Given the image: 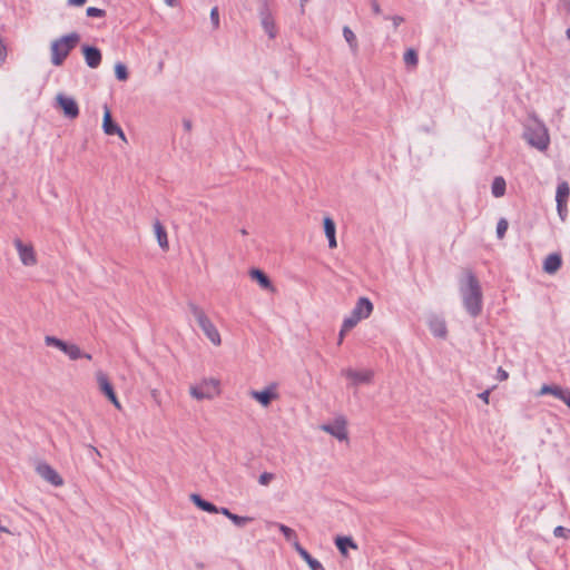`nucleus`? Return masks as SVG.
<instances>
[{
    "instance_id": "obj_1",
    "label": "nucleus",
    "mask_w": 570,
    "mask_h": 570,
    "mask_svg": "<svg viewBox=\"0 0 570 570\" xmlns=\"http://www.w3.org/2000/svg\"><path fill=\"white\" fill-rule=\"evenodd\" d=\"M459 293L465 312L476 318L483 309V293L478 277L472 271H465L459 281Z\"/></svg>"
},
{
    "instance_id": "obj_2",
    "label": "nucleus",
    "mask_w": 570,
    "mask_h": 570,
    "mask_svg": "<svg viewBox=\"0 0 570 570\" xmlns=\"http://www.w3.org/2000/svg\"><path fill=\"white\" fill-rule=\"evenodd\" d=\"M79 40L80 35L77 32H70L55 39L50 46L51 63L56 67L61 66Z\"/></svg>"
},
{
    "instance_id": "obj_3",
    "label": "nucleus",
    "mask_w": 570,
    "mask_h": 570,
    "mask_svg": "<svg viewBox=\"0 0 570 570\" xmlns=\"http://www.w3.org/2000/svg\"><path fill=\"white\" fill-rule=\"evenodd\" d=\"M188 308L194 318L196 320L198 326L202 328L206 337L215 345L219 346L222 344L220 334L214 323L206 315L205 311L198 306L197 304L190 302L188 303Z\"/></svg>"
},
{
    "instance_id": "obj_4",
    "label": "nucleus",
    "mask_w": 570,
    "mask_h": 570,
    "mask_svg": "<svg viewBox=\"0 0 570 570\" xmlns=\"http://www.w3.org/2000/svg\"><path fill=\"white\" fill-rule=\"evenodd\" d=\"M523 138L529 145L539 150H544L549 144V136L546 126L537 119L529 120L524 126Z\"/></svg>"
},
{
    "instance_id": "obj_5",
    "label": "nucleus",
    "mask_w": 570,
    "mask_h": 570,
    "mask_svg": "<svg viewBox=\"0 0 570 570\" xmlns=\"http://www.w3.org/2000/svg\"><path fill=\"white\" fill-rule=\"evenodd\" d=\"M373 312V304L367 297H360L350 315L343 320L344 331H351L362 320H366Z\"/></svg>"
},
{
    "instance_id": "obj_6",
    "label": "nucleus",
    "mask_w": 570,
    "mask_h": 570,
    "mask_svg": "<svg viewBox=\"0 0 570 570\" xmlns=\"http://www.w3.org/2000/svg\"><path fill=\"white\" fill-rule=\"evenodd\" d=\"M45 343L47 346H53L65 353L71 361H76L79 358L91 360L92 356L89 353H85L80 350V347L72 343H67L56 336L47 335L45 337Z\"/></svg>"
},
{
    "instance_id": "obj_7",
    "label": "nucleus",
    "mask_w": 570,
    "mask_h": 570,
    "mask_svg": "<svg viewBox=\"0 0 570 570\" xmlns=\"http://www.w3.org/2000/svg\"><path fill=\"white\" fill-rule=\"evenodd\" d=\"M218 382L210 379L203 381L199 385L190 386V395L200 401V400H210L217 393Z\"/></svg>"
},
{
    "instance_id": "obj_8",
    "label": "nucleus",
    "mask_w": 570,
    "mask_h": 570,
    "mask_svg": "<svg viewBox=\"0 0 570 570\" xmlns=\"http://www.w3.org/2000/svg\"><path fill=\"white\" fill-rule=\"evenodd\" d=\"M258 16L264 31L268 35L271 39H274L277 35V28L275 24L273 13L266 0L262 1L261 7L258 9Z\"/></svg>"
},
{
    "instance_id": "obj_9",
    "label": "nucleus",
    "mask_w": 570,
    "mask_h": 570,
    "mask_svg": "<svg viewBox=\"0 0 570 570\" xmlns=\"http://www.w3.org/2000/svg\"><path fill=\"white\" fill-rule=\"evenodd\" d=\"M321 430L331 434L340 441L347 439L346 420L344 416H338L333 423H326L321 426Z\"/></svg>"
},
{
    "instance_id": "obj_10",
    "label": "nucleus",
    "mask_w": 570,
    "mask_h": 570,
    "mask_svg": "<svg viewBox=\"0 0 570 570\" xmlns=\"http://www.w3.org/2000/svg\"><path fill=\"white\" fill-rule=\"evenodd\" d=\"M569 193H570V187L567 181H562L561 184H559V186L557 188V194H556V202H557L558 214H559L561 220H563V222L566 220L567 215H568L567 202H568Z\"/></svg>"
},
{
    "instance_id": "obj_11",
    "label": "nucleus",
    "mask_w": 570,
    "mask_h": 570,
    "mask_svg": "<svg viewBox=\"0 0 570 570\" xmlns=\"http://www.w3.org/2000/svg\"><path fill=\"white\" fill-rule=\"evenodd\" d=\"M16 248H17V252H18V255H19V258L21 261V263L24 265V266H33L36 265L37 263V257H36V253L33 250V247L32 245L30 244H24L21 239L19 238H16L14 242H13Z\"/></svg>"
},
{
    "instance_id": "obj_12",
    "label": "nucleus",
    "mask_w": 570,
    "mask_h": 570,
    "mask_svg": "<svg viewBox=\"0 0 570 570\" xmlns=\"http://www.w3.org/2000/svg\"><path fill=\"white\" fill-rule=\"evenodd\" d=\"M36 472L47 482L55 487H60L63 484V479L58 474V472L48 463L39 462L36 466Z\"/></svg>"
},
{
    "instance_id": "obj_13",
    "label": "nucleus",
    "mask_w": 570,
    "mask_h": 570,
    "mask_svg": "<svg viewBox=\"0 0 570 570\" xmlns=\"http://www.w3.org/2000/svg\"><path fill=\"white\" fill-rule=\"evenodd\" d=\"M96 379H97V382H98V385H99V389L100 391L107 396V399L117 407V409H121V405L118 401V397L115 393V390L112 387V384L110 383L108 376L99 371L97 374H96Z\"/></svg>"
},
{
    "instance_id": "obj_14",
    "label": "nucleus",
    "mask_w": 570,
    "mask_h": 570,
    "mask_svg": "<svg viewBox=\"0 0 570 570\" xmlns=\"http://www.w3.org/2000/svg\"><path fill=\"white\" fill-rule=\"evenodd\" d=\"M249 395L256 400L262 406H268L273 400L278 397L276 384L272 383L262 391H250Z\"/></svg>"
},
{
    "instance_id": "obj_15",
    "label": "nucleus",
    "mask_w": 570,
    "mask_h": 570,
    "mask_svg": "<svg viewBox=\"0 0 570 570\" xmlns=\"http://www.w3.org/2000/svg\"><path fill=\"white\" fill-rule=\"evenodd\" d=\"M104 119H102V129L106 135H118L124 141H126V136L122 129L116 124L111 118V112L108 106H105Z\"/></svg>"
},
{
    "instance_id": "obj_16",
    "label": "nucleus",
    "mask_w": 570,
    "mask_h": 570,
    "mask_svg": "<svg viewBox=\"0 0 570 570\" xmlns=\"http://www.w3.org/2000/svg\"><path fill=\"white\" fill-rule=\"evenodd\" d=\"M342 374L351 380L355 385L370 383L374 375L373 371L371 370L356 371L351 367L343 370Z\"/></svg>"
},
{
    "instance_id": "obj_17",
    "label": "nucleus",
    "mask_w": 570,
    "mask_h": 570,
    "mask_svg": "<svg viewBox=\"0 0 570 570\" xmlns=\"http://www.w3.org/2000/svg\"><path fill=\"white\" fill-rule=\"evenodd\" d=\"M82 53L85 57V61L89 68L96 69L100 66L102 56L101 51L97 47L83 45Z\"/></svg>"
},
{
    "instance_id": "obj_18",
    "label": "nucleus",
    "mask_w": 570,
    "mask_h": 570,
    "mask_svg": "<svg viewBox=\"0 0 570 570\" xmlns=\"http://www.w3.org/2000/svg\"><path fill=\"white\" fill-rule=\"evenodd\" d=\"M57 101L66 117L73 119L79 115V108L73 98L60 94L57 96Z\"/></svg>"
},
{
    "instance_id": "obj_19",
    "label": "nucleus",
    "mask_w": 570,
    "mask_h": 570,
    "mask_svg": "<svg viewBox=\"0 0 570 570\" xmlns=\"http://www.w3.org/2000/svg\"><path fill=\"white\" fill-rule=\"evenodd\" d=\"M294 549L312 570H325L323 564L317 559L313 558L298 541L294 542Z\"/></svg>"
},
{
    "instance_id": "obj_20",
    "label": "nucleus",
    "mask_w": 570,
    "mask_h": 570,
    "mask_svg": "<svg viewBox=\"0 0 570 570\" xmlns=\"http://www.w3.org/2000/svg\"><path fill=\"white\" fill-rule=\"evenodd\" d=\"M540 394H552L553 396L563 401L570 407V392L557 385H543Z\"/></svg>"
},
{
    "instance_id": "obj_21",
    "label": "nucleus",
    "mask_w": 570,
    "mask_h": 570,
    "mask_svg": "<svg viewBox=\"0 0 570 570\" xmlns=\"http://www.w3.org/2000/svg\"><path fill=\"white\" fill-rule=\"evenodd\" d=\"M561 264H562V258H561L560 254H558V253L549 254L543 262V271L547 274L552 275L561 267Z\"/></svg>"
},
{
    "instance_id": "obj_22",
    "label": "nucleus",
    "mask_w": 570,
    "mask_h": 570,
    "mask_svg": "<svg viewBox=\"0 0 570 570\" xmlns=\"http://www.w3.org/2000/svg\"><path fill=\"white\" fill-rule=\"evenodd\" d=\"M429 328L435 337L444 338L448 334V328L444 320L440 317H432L429 321Z\"/></svg>"
},
{
    "instance_id": "obj_23",
    "label": "nucleus",
    "mask_w": 570,
    "mask_h": 570,
    "mask_svg": "<svg viewBox=\"0 0 570 570\" xmlns=\"http://www.w3.org/2000/svg\"><path fill=\"white\" fill-rule=\"evenodd\" d=\"M190 500L194 502V504L199 508L203 511H206L208 513H216L217 507L213 504L212 502L203 499L199 494L193 493L190 495Z\"/></svg>"
},
{
    "instance_id": "obj_24",
    "label": "nucleus",
    "mask_w": 570,
    "mask_h": 570,
    "mask_svg": "<svg viewBox=\"0 0 570 570\" xmlns=\"http://www.w3.org/2000/svg\"><path fill=\"white\" fill-rule=\"evenodd\" d=\"M249 275L252 279L256 281L264 289L272 288V282L263 271L258 268H252Z\"/></svg>"
},
{
    "instance_id": "obj_25",
    "label": "nucleus",
    "mask_w": 570,
    "mask_h": 570,
    "mask_svg": "<svg viewBox=\"0 0 570 570\" xmlns=\"http://www.w3.org/2000/svg\"><path fill=\"white\" fill-rule=\"evenodd\" d=\"M343 37H344L345 41L347 42L352 53H354V55L357 53V51H358L357 38H356L355 33L353 32V30L348 26L343 27Z\"/></svg>"
},
{
    "instance_id": "obj_26",
    "label": "nucleus",
    "mask_w": 570,
    "mask_h": 570,
    "mask_svg": "<svg viewBox=\"0 0 570 570\" xmlns=\"http://www.w3.org/2000/svg\"><path fill=\"white\" fill-rule=\"evenodd\" d=\"M335 544L343 556L347 554V549H356L357 546L351 537H336Z\"/></svg>"
},
{
    "instance_id": "obj_27",
    "label": "nucleus",
    "mask_w": 570,
    "mask_h": 570,
    "mask_svg": "<svg viewBox=\"0 0 570 570\" xmlns=\"http://www.w3.org/2000/svg\"><path fill=\"white\" fill-rule=\"evenodd\" d=\"M154 229H155L158 245L163 249H167L168 248L167 232L159 220H156V223L154 224Z\"/></svg>"
},
{
    "instance_id": "obj_28",
    "label": "nucleus",
    "mask_w": 570,
    "mask_h": 570,
    "mask_svg": "<svg viewBox=\"0 0 570 570\" xmlns=\"http://www.w3.org/2000/svg\"><path fill=\"white\" fill-rule=\"evenodd\" d=\"M491 191L494 197H501L505 193V180L502 177H495L492 181Z\"/></svg>"
},
{
    "instance_id": "obj_29",
    "label": "nucleus",
    "mask_w": 570,
    "mask_h": 570,
    "mask_svg": "<svg viewBox=\"0 0 570 570\" xmlns=\"http://www.w3.org/2000/svg\"><path fill=\"white\" fill-rule=\"evenodd\" d=\"M276 525L288 542H292L294 544L295 541H298L297 534L293 529L283 523H276Z\"/></svg>"
},
{
    "instance_id": "obj_30",
    "label": "nucleus",
    "mask_w": 570,
    "mask_h": 570,
    "mask_svg": "<svg viewBox=\"0 0 570 570\" xmlns=\"http://www.w3.org/2000/svg\"><path fill=\"white\" fill-rule=\"evenodd\" d=\"M115 75H116V78L120 81H125L128 79V70H127V67L121 63V62H118L116 66H115Z\"/></svg>"
},
{
    "instance_id": "obj_31",
    "label": "nucleus",
    "mask_w": 570,
    "mask_h": 570,
    "mask_svg": "<svg viewBox=\"0 0 570 570\" xmlns=\"http://www.w3.org/2000/svg\"><path fill=\"white\" fill-rule=\"evenodd\" d=\"M324 233L326 237L335 236L336 227L334 220L331 217L324 218Z\"/></svg>"
},
{
    "instance_id": "obj_32",
    "label": "nucleus",
    "mask_w": 570,
    "mask_h": 570,
    "mask_svg": "<svg viewBox=\"0 0 570 570\" xmlns=\"http://www.w3.org/2000/svg\"><path fill=\"white\" fill-rule=\"evenodd\" d=\"M253 520H254V518H252V517H242V515H238V514H235V513H233V515L230 518V521L236 527H239V528L245 527L247 523L252 522Z\"/></svg>"
},
{
    "instance_id": "obj_33",
    "label": "nucleus",
    "mask_w": 570,
    "mask_h": 570,
    "mask_svg": "<svg viewBox=\"0 0 570 570\" xmlns=\"http://www.w3.org/2000/svg\"><path fill=\"white\" fill-rule=\"evenodd\" d=\"M404 61L406 65L416 66L417 63V53L414 49H407L404 53Z\"/></svg>"
},
{
    "instance_id": "obj_34",
    "label": "nucleus",
    "mask_w": 570,
    "mask_h": 570,
    "mask_svg": "<svg viewBox=\"0 0 570 570\" xmlns=\"http://www.w3.org/2000/svg\"><path fill=\"white\" fill-rule=\"evenodd\" d=\"M508 220L505 218H500L497 224V236L498 238L502 239L507 233L508 229Z\"/></svg>"
},
{
    "instance_id": "obj_35",
    "label": "nucleus",
    "mask_w": 570,
    "mask_h": 570,
    "mask_svg": "<svg viewBox=\"0 0 570 570\" xmlns=\"http://www.w3.org/2000/svg\"><path fill=\"white\" fill-rule=\"evenodd\" d=\"M86 13L88 17H91V18H101L106 14L105 10L96 8V7L87 8Z\"/></svg>"
},
{
    "instance_id": "obj_36",
    "label": "nucleus",
    "mask_w": 570,
    "mask_h": 570,
    "mask_svg": "<svg viewBox=\"0 0 570 570\" xmlns=\"http://www.w3.org/2000/svg\"><path fill=\"white\" fill-rule=\"evenodd\" d=\"M210 21L214 29H217L219 27V12L217 7H214L210 10Z\"/></svg>"
},
{
    "instance_id": "obj_37",
    "label": "nucleus",
    "mask_w": 570,
    "mask_h": 570,
    "mask_svg": "<svg viewBox=\"0 0 570 570\" xmlns=\"http://www.w3.org/2000/svg\"><path fill=\"white\" fill-rule=\"evenodd\" d=\"M274 478H275V476H274V474H273V473H271V472H263V473L259 475L258 482H259V484H262V485H268V484H269V482H271L272 480H274Z\"/></svg>"
},
{
    "instance_id": "obj_38",
    "label": "nucleus",
    "mask_w": 570,
    "mask_h": 570,
    "mask_svg": "<svg viewBox=\"0 0 570 570\" xmlns=\"http://www.w3.org/2000/svg\"><path fill=\"white\" fill-rule=\"evenodd\" d=\"M385 19H391L394 28H397L404 21L401 16L385 17Z\"/></svg>"
},
{
    "instance_id": "obj_39",
    "label": "nucleus",
    "mask_w": 570,
    "mask_h": 570,
    "mask_svg": "<svg viewBox=\"0 0 570 570\" xmlns=\"http://www.w3.org/2000/svg\"><path fill=\"white\" fill-rule=\"evenodd\" d=\"M216 513H222L223 515H225L229 520H230V518L233 515V512L229 509L225 508V507L217 508V512Z\"/></svg>"
},
{
    "instance_id": "obj_40",
    "label": "nucleus",
    "mask_w": 570,
    "mask_h": 570,
    "mask_svg": "<svg viewBox=\"0 0 570 570\" xmlns=\"http://www.w3.org/2000/svg\"><path fill=\"white\" fill-rule=\"evenodd\" d=\"M567 531H568V530H567L566 528H563V527H561V525H558V527H556V528H554V530H553V534H554L556 537H564Z\"/></svg>"
},
{
    "instance_id": "obj_41",
    "label": "nucleus",
    "mask_w": 570,
    "mask_h": 570,
    "mask_svg": "<svg viewBox=\"0 0 570 570\" xmlns=\"http://www.w3.org/2000/svg\"><path fill=\"white\" fill-rule=\"evenodd\" d=\"M370 2H371L372 11L375 14H380L381 13V7H380L377 0H370Z\"/></svg>"
},
{
    "instance_id": "obj_42",
    "label": "nucleus",
    "mask_w": 570,
    "mask_h": 570,
    "mask_svg": "<svg viewBox=\"0 0 570 570\" xmlns=\"http://www.w3.org/2000/svg\"><path fill=\"white\" fill-rule=\"evenodd\" d=\"M508 377H509L508 372H507L505 370H503L502 367H499V368H498V379H499L500 381H504V380H507Z\"/></svg>"
},
{
    "instance_id": "obj_43",
    "label": "nucleus",
    "mask_w": 570,
    "mask_h": 570,
    "mask_svg": "<svg viewBox=\"0 0 570 570\" xmlns=\"http://www.w3.org/2000/svg\"><path fill=\"white\" fill-rule=\"evenodd\" d=\"M479 399H481L484 403H489V396H490V391L489 390H485L481 393L478 394Z\"/></svg>"
},
{
    "instance_id": "obj_44",
    "label": "nucleus",
    "mask_w": 570,
    "mask_h": 570,
    "mask_svg": "<svg viewBox=\"0 0 570 570\" xmlns=\"http://www.w3.org/2000/svg\"><path fill=\"white\" fill-rule=\"evenodd\" d=\"M87 0H67L68 6L80 7L86 3Z\"/></svg>"
},
{
    "instance_id": "obj_45",
    "label": "nucleus",
    "mask_w": 570,
    "mask_h": 570,
    "mask_svg": "<svg viewBox=\"0 0 570 570\" xmlns=\"http://www.w3.org/2000/svg\"><path fill=\"white\" fill-rule=\"evenodd\" d=\"M563 10L568 13L570 12V1L569 0H560Z\"/></svg>"
},
{
    "instance_id": "obj_46",
    "label": "nucleus",
    "mask_w": 570,
    "mask_h": 570,
    "mask_svg": "<svg viewBox=\"0 0 570 570\" xmlns=\"http://www.w3.org/2000/svg\"><path fill=\"white\" fill-rule=\"evenodd\" d=\"M327 239H328L330 248H335L337 246L336 237L335 236L327 237Z\"/></svg>"
},
{
    "instance_id": "obj_47",
    "label": "nucleus",
    "mask_w": 570,
    "mask_h": 570,
    "mask_svg": "<svg viewBox=\"0 0 570 570\" xmlns=\"http://www.w3.org/2000/svg\"><path fill=\"white\" fill-rule=\"evenodd\" d=\"M347 331H344V323H342V327H341V331H340V334H338V344H342L343 340H344V335Z\"/></svg>"
},
{
    "instance_id": "obj_48",
    "label": "nucleus",
    "mask_w": 570,
    "mask_h": 570,
    "mask_svg": "<svg viewBox=\"0 0 570 570\" xmlns=\"http://www.w3.org/2000/svg\"><path fill=\"white\" fill-rule=\"evenodd\" d=\"M183 126H184L185 130L189 131L191 129V121L189 119H184Z\"/></svg>"
},
{
    "instance_id": "obj_49",
    "label": "nucleus",
    "mask_w": 570,
    "mask_h": 570,
    "mask_svg": "<svg viewBox=\"0 0 570 570\" xmlns=\"http://www.w3.org/2000/svg\"><path fill=\"white\" fill-rule=\"evenodd\" d=\"M301 1V7H302V12H304V6L305 3L308 2V0H299Z\"/></svg>"
},
{
    "instance_id": "obj_50",
    "label": "nucleus",
    "mask_w": 570,
    "mask_h": 570,
    "mask_svg": "<svg viewBox=\"0 0 570 570\" xmlns=\"http://www.w3.org/2000/svg\"><path fill=\"white\" fill-rule=\"evenodd\" d=\"M167 4L174 6L176 0H164Z\"/></svg>"
},
{
    "instance_id": "obj_51",
    "label": "nucleus",
    "mask_w": 570,
    "mask_h": 570,
    "mask_svg": "<svg viewBox=\"0 0 570 570\" xmlns=\"http://www.w3.org/2000/svg\"><path fill=\"white\" fill-rule=\"evenodd\" d=\"M568 39H570V27H568L564 31Z\"/></svg>"
},
{
    "instance_id": "obj_52",
    "label": "nucleus",
    "mask_w": 570,
    "mask_h": 570,
    "mask_svg": "<svg viewBox=\"0 0 570 570\" xmlns=\"http://www.w3.org/2000/svg\"><path fill=\"white\" fill-rule=\"evenodd\" d=\"M151 395L155 399V401L158 402V400H157V391L156 390L153 391Z\"/></svg>"
},
{
    "instance_id": "obj_53",
    "label": "nucleus",
    "mask_w": 570,
    "mask_h": 570,
    "mask_svg": "<svg viewBox=\"0 0 570 570\" xmlns=\"http://www.w3.org/2000/svg\"><path fill=\"white\" fill-rule=\"evenodd\" d=\"M240 233H242V235H247L246 229H242Z\"/></svg>"
}]
</instances>
